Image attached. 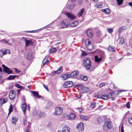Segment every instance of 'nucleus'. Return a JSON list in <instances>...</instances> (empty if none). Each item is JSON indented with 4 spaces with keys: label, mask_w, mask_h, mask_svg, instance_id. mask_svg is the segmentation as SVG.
<instances>
[{
    "label": "nucleus",
    "mask_w": 132,
    "mask_h": 132,
    "mask_svg": "<svg viewBox=\"0 0 132 132\" xmlns=\"http://www.w3.org/2000/svg\"><path fill=\"white\" fill-rule=\"evenodd\" d=\"M84 65L85 69L87 70H89L90 71H92L94 70L95 68L90 69L91 65V63L90 59L86 57L84 60Z\"/></svg>",
    "instance_id": "1"
},
{
    "label": "nucleus",
    "mask_w": 132,
    "mask_h": 132,
    "mask_svg": "<svg viewBox=\"0 0 132 132\" xmlns=\"http://www.w3.org/2000/svg\"><path fill=\"white\" fill-rule=\"evenodd\" d=\"M111 121L108 119V120L104 122V124L103 126V128L104 132H107L108 129L111 128Z\"/></svg>",
    "instance_id": "2"
},
{
    "label": "nucleus",
    "mask_w": 132,
    "mask_h": 132,
    "mask_svg": "<svg viewBox=\"0 0 132 132\" xmlns=\"http://www.w3.org/2000/svg\"><path fill=\"white\" fill-rule=\"evenodd\" d=\"M114 93L112 92L110 93L108 95H106L104 93L102 92L101 93V98L103 99L107 100L109 98H112L114 95Z\"/></svg>",
    "instance_id": "3"
},
{
    "label": "nucleus",
    "mask_w": 132,
    "mask_h": 132,
    "mask_svg": "<svg viewBox=\"0 0 132 132\" xmlns=\"http://www.w3.org/2000/svg\"><path fill=\"white\" fill-rule=\"evenodd\" d=\"M85 44L86 47L88 50L91 51L93 49V45L88 39H87L85 40Z\"/></svg>",
    "instance_id": "4"
},
{
    "label": "nucleus",
    "mask_w": 132,
    "mask_h": 132,
    "mask_svg": "<svg viewBox=\"0 0 132 132\" xmlns=\"http://www.w3.org/2000/svg\"><path fill=\"white\" fill-rule=\"evenodd\" d=\"M69 22L67 19H64L61 23V28H63L67 27L69 25Z\"/></svg>",
    "instance_id": "5"
},
{
    "label": "nucleus",
    "mask_w": 132,
    "mask_h": 132,
    "mask_svg": "<svg viewBox=\"0 0 132 132\" xmlns=\"http://www.w3.org/2000/svg\"><path fill=\"white\" fill-rule=\"evenodd\" d=\"M2 66L3 68L4 72L8 74H12V71L10 70L9 68L5 66L4 64H2Z\"/></svg>",
    "instance_id": "6"
},
{
    "label": "nucleus",
    "mask_w": 132,
    "mask_h": 132,
    "mask_svg": "<svg viewBox=\"0 0 132 132\" xmlns=\"http://www.w3.org/2000/svg\"><path fill=\"white\" fill-rule=\"evenodd\" d=\"M76 128L80 132L82 131L84 129V127L83 123L80 122L77 124Z\"/></svg>",
    "instance_id": "7"
},
{
    "label": "nucleus",
    "mask_w": 132,
    "mask_h": 132,
    "mask_svg": "<svg viewBox=\"0 0 132 132\" xmlns=\"http://www.w3.org/2000/svg\"><path fill=\"white\" fill-rule=\"evenodd\" d=\"M73 84V82L72 81H67L64 83L63 86L65 88H68L71 87Z\"/></svg>",
    "instance_id": "8"
},
{
    "label": "nucleus",
    "mask_w": 132,
    "mask_h": 132,
    "mask_svg": "<svg viewBox=\"0 0 132 132\" xmlns=\"http://www.w3.org/2000/svg\"><path fill=\"white\" fill-rule=\"evenodd\" d=\"M7 53L9 54L10 53V51L9 50L2 49L0 51V56L2 57L3 55H6Z\"/></svg>",
    "instance_id": "9"
},
{
    "label": "nucleus",
    "mask_w": 132,
    "mask_h": 132,
    "mask_svg": "<svg viewBox=\"0 0 132 132\" xmlns=\"http://www.w3.org/2000/svg\"><path fill=\"white\" fill-rule=\"evenodd\" d=\"M108 119L105 117H99L97 118V120L98 122L100 123H101L104 121L105 122L107 121Z\"/></svg>",
    "instance_id": "10"
},
{
    "label": "nucleus",
    "mask_w": 132,
    "mask_h": 132,
    "mask_svg": "<svg viewBox=\"0 0 132 132\" xmlns=\"http://www.w3.org/2000/svg\"><path fill=\"white\" fill-rule=\"evenodd\" d=\"M22 38L24 39V40L25 42L26 47L32 45L33 42L31 40H28L26 38L23 37Z\"/></svg>",
    "instance_id": "11"
},
{
    "label": "nucleus",
    "mask_w": 132,
    "mask_h": 132,
    "mask_svg": "<svg viewBox=\"0 0 132 132\" xmlns=\"http://www.w3.org/2000/svg\"><path fill=\"white\" fill-rule=\"evenodd\" d=\"M79 72L78 71H75L69 74L70 78H74L76 77L79 74Z\"/></svg>",
    "instance_id": "12"
},
{
    "label": "nucleus",
    "mask_w": 132,
    "mask_h": 132,
    "mask_svg": "<svg viewBox=\"0 0 132 132\" xmlns=\"http://www.w3.org/2000/svg\"><path fill=\"white\" fill-rule=\"evenodd\" d=\"M63 110L62 108L60 107L56 108L55 109V112L56 115L60 114L62 112Z\"/></svg>",
    "instance_id": "13"
},
{
    "label": "nucleus",
    "mask_w": 132,
    "mask_h": 132,
    "mask_svg": "<svg viewBox=\"0 0 132 132\" xmlns=\"http://www.w3.org/2000/svg\"><path fill=\"white\" fill-rule=\"evenodd\" d=\"M34 113H36V114L38 116L40 117H44L45 116V113L44 112H38L36 111H34Z\"/></svg>",
    "instance_id": "14"
},
{
    "label": "nucleus",
    "mask_w": 132,
    "mask_h": 132,
    "mask_svg": "<svg viewBox=\"0 0 132 132\" xmlns=\"http://www.w3.org/2000/svg\"><path fill=\"white\" fill-rule=\"evenodd\" d=\"M60 77L62 78V80H65L70 78L69 74H63L61 75Z\"/></svg>",
    "instance_id": "15"
},
{
    "label": "nucleus",
    "mask_w": 132,
    "mask_h": 132,
    "mask_svg": "<svg viewBox=\"0 0 132 132\" xmlns=\"http://www.w3.org/2000/svg\"><path fill=\"white\" fill-rule=\"evenodd\" d=\"M58 132H70L69 128L67 126L63 127L62 130H58Z\"/></svg>",
    "instance_id": "16"
},
{
    "label": "nucleus",
    "mask_w": 132,
    "mask_h": 132,
    "mask_svg": "<svg viewBox=\"0 0 132 132\" xmlns=\"http://www.w3.org/2000/svg\"><path fill=\"white\" fill-rule=\"evenodd\" d=\"M65 14L68 18L71 19H73L75 18V16L71 13H67Z\"/></svg>",
    "instance_id": "17"
},
{
    "label": "nucleus",
    "mask_w": 132,
    "mask_h": 132,
    "mask_svg": "<svg viewBox=\"0 0 132 132\" xmlns=\"http://www.w3.org/2000/svg\"><path fill=\"white\" fill-rule=\"evenodd\" d=\"M48 56H46L45 57L43 61V67L46 64L48 63L49 62H50V61H48Z\"/></svg>",
    "instance_id": "18"
},
{
    "label": "nucleus",
    "mask_w": 132,
    "mask_h": 132,
    "mask_svg": "<svg viewBox=\"0 0 132 132\" xmlns=\"http://www.w3.org/2000/svg\"><path fill=\"white\" fill-rule=\"evenodd\" d=\"M81 91L83 93H86L89 91V88L87 87L83 86L81 87Z\"/></svg>",
    "instance_id": "19"
},
{
    "label": "nucleus",
    "mask_w": 132,
    "mask_h": 132,
    "mask_svg": "<svg viewBox=\"0 0 132 132\" xmlns=\"http://www.w3.org/2000/svg\"><path fill=\"white\" fill-rule=\"evenodd\" d=\"M86 33L88 37H91L92 36V32L91 29H88V30L86 32Z\"/></svg>",
    "instance_id": "20"
},
{
    "label": "nucleus",
    "mask_w": 132,
    "mask_h": 132,
    "mask_svg": "<svg viewBox=\"0 0 132 132\" xmlns=\"http://www.w3.org/2000/svg\"><path fill=\"white\" fill-rule=\"evenodd\" d=\"M27 106L26 104L25 103H23L22 104L21 106V108L22 110L24 112V113L25 114L26 113V110Z\"/></svg>",
    "instance_id": "21"
},
{
    "label": "nucleus",
    "mask_w": 132,
    "mask_h": 132,
    "mask_svg": "<svg viewBox=\"0 0 132 132\" xmlns=\"http://www.w3.org/2000/svg\"><path fill=\"white\" fill-rule=\"evenodd\" d=\"M32 94L35 97H37L38 98H40L41 97V96L39 95L38 93L37 92L32 91H31Z\"/></svg>",
    "instance_id": "22"
},
{
    "label": "nucleus",
    "mask_w": 132,
    "mask_h": 132,
    "mask_svg": "<svg viewBox=\"0 0 132 132\" xmlns=\"http://www.w3.org/2000/svg\"><path fill=\"white\" fill-rule=\"evenodd\" d=\"M16 77L17 79L19 78V76L16 75H10L7 78V79L9 80H11L13 79H15Z\"/></svg>",
    "instance_id": "23"
},
{
    "label": "nucleus",
    "mask_w": 132,
    "mask_h": 132,
    "mask_svg": "<svg viewBox=\"0 0 132 132\" xmlns=\"http://www.w3.org/2000/svg\"><path fill=\"white\" fill-rule=\"evenodd\" d=\"M78 21H75L71 23L70 25L72 27H77L78 26Z\"/></svg>",
    "instance_id": "24"
},
{
    "label": "nucleus",
    "mask_w": 132,
    "mask_h": 132,
    "mask_svg": "<svg viewBox=\"0 0 132 132\" xmlns=\"http://www.w3.org/2000/svg\"><path fill=\"white\" fill-rule=\"evenodd\" d=\"M108 49L110 51L114 52L115 51V47L113 46H109L108 47Z\"/></svg>",
    "instance_id": "25"
},
{
    "label": "nucleus",
    "mask_w": 132,
    "mask_h": 132,
    "mask_svg": "<svg viewBox=\"0 0 132 132\" xmlns=\"http://www.w3.org/2000/svg\"><path fill=\"white\" fill-rule=\"evenodd\" d=\"M62 71V67H60V68L57 71H54V73L56 74L59 73L61 72Z\"/></svg>",
    "instance_id": "26"
},
{
    "label": "nucleus",
    "mask_w": 132,
    "mask_h": 132,
    "mask_svg": "<svg viewBox=\"0 0 132 132\" xmlns=\"http://www.w3.org/2000/svg\"><path fill=\"white\" fill-rule=\"evenodd\" d=\"M75 117V114L71 113L68 117L69 119H73Z\"/></svg>",
    "instance_id": "27"
},
{
    "label": "nucleus",
    "mask_w": 132,
    "mask_h": 132,
    "mask_svg": "<svg viewBox=\"0 0 132 132\" xmlns=\"http://www.w3.org/2000/svg\"><path fill=\"white\" fill-rule=\"evenodd\" d=\"M32 58V54L30 52H28L27 56V59L29 60H30Z\"/></svg>",
    "instance_id": "28"
},
{
    "label": "nucleus",
    "mask_w": 132,
    "mask_h": 132,
    "mask_svg": "<svg viewBox=\"0 0 132 132\" xmlns=\"http://www.w3.org/2000/svg\"><path fill=\"white\" fill-rule=\"evenodd\" d=\"M84 9H82L80 11V12L78 14V16L80 17L81 16L84 12Z\"/></svg>",
    "instance_id": "29"
},
{
    "label": "nucleus",
    "mask_w": 132,
    "mask_h": 132,
    "mask_svg": "<svg viewBox=\"0 0 132 132\" xmlns=\"http://www.w3.org/2000/svg\"><path fill=\"white\" fill-rule=\"evenodd\" d=\"M102 58L100 57L98 58L97 56L96 55L95 57V60L96 62H100Z\"/></svg>",
    "instance_id": "30"
},
{
    "label": "nucleus",
    "mask_w": 132,
    "mask_h": 132,
    "mask_svg": "<svg viewBox=\"0 0 132 132\" xmlns=\"http://www.w3.org/2000/svg\"><path fill=\"white\" fill-rule=\"evenodd\" d=\"M56 51V49L55 48L52 47L49 50V53H52L55 52Z\"/></svg>",
    "instance_id": "31"
},
{
    "label": "nucleus",
    "mask_w": 132,
    "mask_h": 132,
    "mask_svg": "<svg viewBox=\"0 0 132 132\" xmlns=\"http://www.w3.org/2000/svg\"><path fill=\"white\" fill-rule=\"evenodd\" d=\"M17 120L18 119L16 118L15 117H13L11 120L12 123L15 125Z\"/></svg>",
    "instance_id": "32"
},
{
    "label": "nucleus",
    "mask_w": 132,
    "mask_h": 132,
    "mask_svg": "<svg viewBox=\"0 0 132 132\" xmlns=\"http://www.w3.org/2000/svg\"><path fill=\"white\" fill-rule=\"evenodd\" d=\"M124 41V39L123 37H121L119 39V43L121 44H122Z\"/></svg>",
    "instance_id": "33"
},
{
    "label": "nucleus",
    "mask_w": 132,
    "mask_h": 132,
    "mask_svg": "<svg viewBox=\"0 0 132 132\" xmlns=\"http://www.w3.org/2000/svg\"><path fill=\"white\" fill-rule=\"evenodd\" d=\"M96 102L91 103L90 104V107L92 108H94L96 107Z\"/></svg>",
    "instance_id": "34"
},
{
    "label": "nucleus",
    "mask_w": 132,
    "mask_h": 132,
    "mask_svg": "<svg viewBox=\"0 0 132 132\" xmlns=\"http://www.w3.org/2000/svg\"><path fill=\"white\" fill-rule=\"evenodd\" d=\"M102 11L107 14H109L110 13V11L107 8L105 9H102Z\"/></svg>",
    "instance_id": "35"
},
{
    "label": "nucleus",
    "mask_w": 132,
    "mask_h": 132,
    "mask_svg": "<svg viewBox=\"0 0 132 132\" xmlns=\"http://www.w3.org/2000/svg\"><path fill=\"white\" fill-rule=\"evenodd\" d=\"M7 101V98H5L1 101L0 103V104L2 105L3 104L6 103Z\"/></svg>",
    "instance_id": "36"
},
{
    "label": "nucleus",
    "mask_w": 132,
    "mask_h": 132,
    "mask_svg": "<svg viewBox=\"0 0 132 132\" xmlns=\"http://www.w3.org/2000/svg\"><path fill=\"white\" fill-rule=\"evenodd\" d=\"M9 98L11 100H13L14 99L15 97V94H9Z\"/></svg>",
    "instance_id": "37"
},
{
    "label": "nucleus",
    "mask_w": 132,
    "mask_h": 132,
    "mask_svg": "<svg viewBox=\"0 0 132 132\" xmlns=\"http://www.w3.org/2000/svg\"><path fill=\"white\" fill-rule=\"evenodd\" d=\"M126 28L125 27H122L121 28H120L119 29L118 32L120 34L121 32H122L123 31L126 30Z\"/></svg>",
    "instance_id": "38"
},
{
    "label": "nucleus",
    "mask_w": 132,
    "mask_h": 132,
    "mask_svg": "<svg viewBox=\"0 0 132 132\" xmlns=\"http://www.w3.org/2000/svg\"><path fill=\"white\" fill-rule=\"evenodd\" d=\"M81 79L83 80L84 81H86L88 79V77L87 76H85L84 75L81 76Z\"/></svg>",
    "instance_id": "39"
},
{
    "label": "nucleus",
    "mask_w": 132,
    "mask_h": 132,
    "mask_svg": "<svg viewBox=\"0 0 132 132\" xmlns=\"http://www.w3.org/2000/svg\"><path fill=\"white\" fill-rule=\"evenodd\" d=\"M53 104V103L52 102H49L47 103L46 104V107L48 109Z\"/></svg>",
    "instance_id": "40"
},
{
    "label": "nucleus",
    "mask_w": 132,
    "mask_h": 132,
    "mask_svg": "<svg viewBox=\"0 0 132 132\" xmlns=\"http://www.w3.org/2000/svg\"><path fill=\"white\" fill-rule=\"evenodd\" d=\"M80 118L81 119L87 120L88 119V117L87 116H86L84 115H81L80 116Z\"/></svg>",
    "instance_id": "41"
},
{
    "label": "nucleus",
    "mask_w": 132,
    "mask_h": 132,
    "mask_svg": "<svg viewBox=\"0 0 132 132\" xmlns=\"http://www.w3.org/2000/svg\"><path fill=\"white\" fill-rule=\"evenodd\" d=\"M123 0H116L118 5H120L122 4Z\"/></svg>",
    "instance_id": "42"
},
{
    "label": "nucleus",
    "mask_w": 132,
    "mask_h": 132,
    "mask_svg": "<svg viewBox=\"0 0 132 132\" xmlns=\"http://www.w3.org/2000/svg\"><path fill=\"white\" fill-rule=\"evenodd\" d=\"M14 85L16 87L20 89H22L23 88V87L19 84H15Z\"/></svg>",
    "instance_id": "43"
},
{
    "label": "nucleus",
    "mask_w": 132,
    "mask_h": 132,
    "mask_svg": "<svg viewBox=\"0 0 132 132\" xmlns=\"http://www.w3.org/2000/svg\"><path fill=\"white\" fill-rule=\"evenodd\" d=\"M128 121L130 124L132 125V116H130L129 117Z\"/></svg>",
    "instance_id": "44"
},
{
    "label": "nucleus",
    "mask_w": 132,
    "mask_h": 132,
    "mask_svg": "<svg viewBox=\"0 0 132 132\" xmlns=\"http://www.w3.org/2000/svg\"><path fill=\"white\" fill-rule=\"evenodd\" d=\"M107 30L108 32L110 34H111L113 31V29L112 28H108Z\"/></svg>",
    "instance_id": "45"
},
{
    "label": "nucleus",
    "mask_w": 132,
    "mask_h": 132,
    "mask_svg": "<svg viewBox=\"0 0 132 132\" xmlns=\"http://www.w3.org/2000/svg\"><path fill=\"white\" fill-rule=\"evenodd\" d=\"M13 111V106H12L10 105V108L9 109V111H10V112H12Z\"/></svg>",
    "instance_id": "46"
},
{
    "label": "nucleus",
    "mask_w": 132,
    "mask_h": 132,
    "mask_svg": "<svg viewBox=\"0 0 132 132\" xmlns=\"http://www.w3.org/2000/svg\"><path fill=\"white\" fill-rule=\"evenodd\" d=\"M68 8L70 10H71L73 8V5L72 4H70L69 5Z\"/></svg>",
    "instance_id": "47"
},
{
    "label": "nucleus",
    "mask_w": 132,
    "mask_h": 132,
    "mask_svg": "<svg viewBox=\"0 0 132 132\" xmlns=\"http://www.w3.org/2000/svg\"><path fill=\"white\" fill-rule=\"evenodd\" d=\"M130 102H128L126 105L125 106L127 108H129L130 107Z\"/></svg>",
    "instance_id": "48"
},
{
    "label": "nucleus",
    "mask_w": 132,
    "mask_h": 132,
    "mask_svg": "<svg viewBox=\"0 0 132 132\" xmlns=\"http://www.w3.org/2000/svg\"><path fill=\"white\" fill-rule=\"evenodd\" d=\"M105 82H103L100 84L99 85V87L101 88L103 86H104L105 85Z\"/></svg>",
    "instance_id": "49"
},
{
    "label": "nucleus",
    "mask_w": 132,
    "mask_h": 132,
    "mask_svg": "<svg viewBox=\"0 0 132 132\" xmlns=\"http://www.w3.org/2000/svg\"><path fill=\"white\" fill-rule=\"evenodd\" d=\"M76 109L80 113H81L82 111V108H77Z\"/></svg>",
    "instance_id": "50"
},
{
    "label": "nucleus",
    "mask_w": 132,
    "mask_h": 132,
    "mask_svg": "<svg viewBox=\"0 0 132 132\" xmlns=\"http://www.w3.org/2000/svg\"><path fill=\"white\" fill-rule=\"evenodd\" d=\"M43 86L44 88L47 91H49V90L48 88V87L47 86L45 85H43Z\"/></svg>",
    "instance_id": "51"
},
{
    "label": "nucleus",
    "mask_w": 132,
    "mask_h": 132,
    "mask_svg": "<svg viewBox=\"0 0 132 132\" xmlns=\"http://www.w3.org/2000/svg\"><path fill=\"white\" fill-rule=\"evenodd\" d=\"M23 124L25 126L27 123V120H25L24 119H23Z\"/></svg>",
    "instance_id": "52"
},
{
    "label": "nucleus",
    "mask_w": 132,
    "mask_h": 132,
    "mask_svg": "<svg viewBox=\"0 0 132 132\" xmlns=\"http://www.w3.org/2000/svg\"><path fill=\"white\" fill-rule=\"evenodd\" d=\"M30 127V126H29V125H28V126L27 127V128L26 129V131L27 132H29Z\"/></svg>",
    "instance_id": "53"
},
{
    "label": "nucleus",
    "mask_w": 132,
    "mask_h": 132,
    "mask_svg": "<svg viewBox=\"0 0 132 132\" xmlns=\"http://www.w3.org/2000/svg\"><path fill=\"white\" fill-rule=\"evenodd\" d=\"M68 116V114L67 113H65L63 114V118H65Z\"/></svg>",
    "instance_id": "54"
},
{
    "label": "nucleus",
    "mask_w": 132,
    "mask_h": 132,
    "mask_svg": "<svg viewBox=\"0 0 132 132\" xmlns=\"http://www.w3.org/2000/svg\"><path fill=\"white\" fill-rule=\"evenodd\" d=\"M14 69L16 73H19L20 72V71H18V69L16 68H14Z\"/></svg>",
    "instance_id": "55"
},
{
    "label": "nucleus",
    "mask_w": 132,
    "mask_h": 132,
    "mask_svg": "<svg viewBox=\"0 0 132 132\" xmlns=\"http://www.w3.org/2000/svg\"><path fill=\"white\" fill-rule=\"evenodd\" d=\"M2 41H4L6 43L8 44L9 45H11L8 42V41H5L4 39L3 40H2Z\"/></svg>",
    "instance_id": "56"
},
{
    "label": "nucleus",
    "mask_w": 132,
    "mask_h": 132,
    "mask_svg": "<svg viewBox=\"0 0 132 132\" xmlns=\"http://www.w3.org/2000/svg\"><path fill=\"white\" fill-rule=\"evenodd\" d=\"M36 30H32L31 31H27L26 32H30V33H32V32H36Z\"/></svg>",
    "instance_id": "57"
},
{
    "label": "nucleus",
    "mask_w": 132,
    "mask_h": 132,
    "mask_svg": "<svg viewBox=\"0 0 132 132\" xmlns=\"http://www.w3.org/2000/svg\"><path fill=\"white\" fill-rule=\"evenodd\" d=\"M15 92V91L14 90H11L9 94H14V93Z\"/></svg>",
    "instance_id": "58"
},
{
    "label": "nucleus",
    "mask_w": 132,
    "mask_h": 132,
    "mask_svg": "<svg viewBox=\"0 0 132 132\" xmlns=\"http://www.w3.org/2000/svg\"><path fill=\"white\" fill-rule=\"evenodd\" d=\"M102 105H100V106H99L98 108H97L96 109V110H97L98 109H101L102 108Z\"/></svg>",
    "instance_id": "59"
},
{
    "label": "nucleus",
    "mask_w": 132,
    "mask_h": 132,
    "mask_svg": "<svg viewBox=\"0 0 132 132\" xmlns=\"http://www.w3.org/2000/svg\"><path fill=\"white\" fill-rule=\"evenodd\" d=\"M21 90L20 89H18L17 90V92H18V95H19V94L20 93V91H21Z\"/></svg>",
    "instance_id": "60"
},
{
    "label": "nucleus",
    "mask_w": 132,
    "mask_h": 132,
    "mask_svg": "<svg viewBox=\"0 0 132 132\" xmlns=\"http://www.w3.org/2000/svg\"><path fill=\"white\" fill-rule=\"evenodd\" d=\"M124 91H125L124 90H120V91L118 92L117 93V94H118V93H121L122 92H123Z\"/></svg>",
    "instance_id": "61"
},
{
    "label": "nucleus",
    "mask_w": 132,
    "mask_h": 132,
    "mask_svg": "<svg viewBox=\"0 0 132 132\" xmlns=\"http://www.w3.org/2000/svg\"><path fill=\"white\" fill-rule=\"evenodd\" d=\"M129 5L131 6H132V2H129L128 3Z\"/></svg>",
    "instance_id": "62"
},
{
    "label": "nucleus",
    "mask_w": 132,
    "mask_h": 132,
    "mask_svg": "<svg viewBox=\"0 0 132 132\" xmlns=\"http://www.w3.org/2000/svg\"><path fill=\"white\" fill-rule=\"evenodd\" d=\"M0 72H2V70L1 67H0Z\"/></svg>",
    "instance_id": "63"
},
{
    "label": "nucleus",
    "mask_w": 132,
    "mask_h": 132,
    "mask_svg": "<svg viewBox=\"0 0 132 132\" xmlns=\"http://www.w3.org/2000/svg\"><path fill=\"white\" fill-rule=\"evenodd\" d=\"M81 4V1L79 2L78 3V4L79 5H80V4Z\"/></svg>",
    "instance_id": "64"
}]
</instances>
